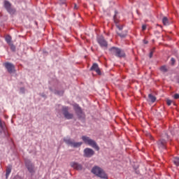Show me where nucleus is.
<instances>
[{"label": "nucleus", "instance_id": "6ab92c4d", "mask_svg": "<svg viewBox=\"0 0 179 179\" xmlns=\"http://www.w3.org/2000/svg\"><path fill=\"white\" fill-rule=\"evenodd\" d=\"M173 162L176 166H179V157H174Z\"/></svg>", "mask_w": 179, "mask_h": 179}, {"label": "nucleus", "instance_id": "f257e3e1", "mask_svg": "<svg viewBox=\"0 0 179 179\" xmlns=\"http://www.w3.org/2000/svg\"><path fill=\"white\" fill-rule=\"evenodd\" d=\"M92 174L101 179H108V175L101 167L98 166H94L92 169Z\"/></svg>", "mask_w": 179, "mask_h": 179}, {"label": "nucleus", "instance_id": "c756f323", "mask_svg": "<svg viewBox=\"0 0 179 179\" xmlns=\"http://www.w3.org/2000/svg\"><path fill=\"white\" fill-rule=\"evenodd\" d=\"M146 29H147V25L146 24H143V27H142L143 31H144V30H146Z\"/></svg>", "mask_w": 179, "mask_h": 179}, {"label": "nucleus", "instance_id": "f704fd0d", "mask_svg": "<svg viewBox=\"0 0 179 179\" xmlns=\"http://www.w3.org/2000/svg\"><path fill=\"white\" fill-rule=\"evenodd\" d=\"M144 44H148V41H144Z\"/></svg>", "mask_w": 179, "mask_h": 179}, {"label": "nucleus", "instance_id": "7ed1b4c3", "mask_svg": "<svg viewBox=\"0 0 179 179\" xmlns=\"http://www.w3.org/2000/svg\"><path fill=\"white\" fill-rule=\"evenodd\" d=\"M109 51L112 55H115V57H117V58H122L125 57L124 52L119 48L112 47L109 49Z\"/></svg>", "mask_w": 179, "mask_h": 179}, {"label": "nucleus", "instance_id": "473e14b6", "mask_svg": "<svg viewBox=\"0 0 179 179\" xmlns=\"http://www.w3.org/2000/svg\"><path fill=\"white\" fill-rule=\"evenodd\" d=\"M169 24H166V23H164V26H168Z\"/></svg>", "mask_w": 179, "mask_h": 179}, {"label": "nucleus", "instance_id": "39448f33", "mask_svg": "<svg viewBox=\"0 0 179 179\" xmlns=\"http://www.w3.org/2000/svg\"><path fill=\"white\" fill-rule=\"evenodd\" d=\"M64 142L74 148H80L83 145V142H74L69 138H64Z\"/></svg>", "mask_w": 179, "mask_h": 179}, {"label": "nucleus", "instance_id": "423d86ee", "mask_svg": "<svg viewBox=\"0 0 179 179\" xmlns=\"http://www.w3.org/2000/svg\"><path fill=\"white\" fill-rule=\"evenodd\" d=\"M96 41L102 48H104L105 50L108 48V43L103 36L98 37Z\"/></svg>", "mask_w": 179, "mask_h": 179}, {"label": "nucleus", "instance_id": "bb28decb", "mask_svg": "<svg viewBox=\"0 0 179 179\" xmlns=\"http://www.w3.org/2000/svg\"><path fill=\"white\" fill-rule=\"evenodd\" d=\"M171 64H172V65H174V64H175L176 60H175V59H174L173 57H171Z\"/></svg>", "mask_w": 179, "mask_h": 179}, {"label": "nucleus", "instance_id": "2f4dec72", "mask_svg": "<svg viewBox=\"0 0 179 179\" xmlns=\"http://www.w3.org/2000/svg\"><path fill=\"white\" fill-rule=\"evenodd\" d=\"M75 9H78V7H77V6H76V4H75Z\"/></svg>", "mask_w": 179, "mask_h": 179}, {"label": "nucleus", "instance_id": "e433bc0d", "mask_svg": "<svg viewBox=\"0 0 179 179\" xmlns=\"http://www.w3.org/2000/svg\"><path fill=\"white\" fill-rule=\"evenodd\" d=\"M178 83H179V80H178Z\"/></svg>", "mask_w": 179, "mask_h": 179}, {"label": "nucleus", "instance_id": "72a5a7b5", "mask_svg": "<svg viewBox=\"0 0 179 179\" xmlns=\"http://www.w3.org/2000/svg\"><path fill=\"white\" fill-rule=\"evenodd\" d=\"M157 26H159V27H162L161 25H159V24H157Z\"/></svg>", "mask_w": 179, "mask_h": 179}, {"label": "nucleus", "instance_id": "9d476101", "mask_svg": "<svg viewBox=\"0 0 179 179\" xmlns=\"http://www.w3.org/2000/svg\"><path fill=\"white\" fill-rule=\"evenodd\" d=\"M94 155V151L89 148L84 150V156L87 158H91Z\"/></svg>", "mask_w": 179, "mask_h": 179}, {"label": "nucleus", "instance_id": "aec40b11", "mask_svg": "<svg viewBox=\"0 0 179 179\" xmlns=\"http://www.w3.org/2000/svg\"><path fill=\"white\" fill-rule=\"evenodd\" d=\"M116 27H117L119 30H122L124 26L120 23H116Z\"/></svg>", "mask_w": 179, "mask_h": 179}, {"label": "nucleus", "instance_id": "20e7f679", "mask_svg": "<svg viewBox=\"0 0 179 179\" xmlns=\"http://www.w3.org/2000/svg\"><path fill=\"white\" fill-rule=\"evenodd\" d=\"M169 140V136L167 133L162 135V138L157 143L158 148L161 150L166 149V141Z\"/></svg>", "mask_w": 179, "mask_h": 179}, {"label": "nucleus", "instance_id": "dca6fc26", "mask_svg": "<svg viewBox=\"0 0 179 179\" xmlns=\"http://www.w3.org/2000/svg\"><path fill=\"white\" fill-rule=\"evenodd\" d=\"M11 171H12V166L10 165L8 167H7V169H6V179H8L9 175L11 173Z\"/></svg>", "mask_w": 179, "mask_h": 179}, {"label": "nucleus", "instance_id": "f3484780", "mask_svg": "<svg viewBox=\"0 0 179 179\" xmlns=\"http://www.w3.org/2000/svg\"><path fill=\"white\" fill-rule=\"evenodd\" d=\"M5 40L6 43H8V45L12 44V37L9 35H7L5 38Z\"/></svg>", "mask_w": 179, "mask_h": 179}, {"label": "nucleus", "instance_id": "c85d7f7f", "mask_svg": "<svg viewBox=\"0 0 179 179\" xmlns=\"http://www.w3.org/2000/svg\"><path fill=\"white\" fill-rule=\"evenodd\" d=\"M173 98L174 99H179V94H175Z\"/></svg>", "mask_w": 179, "mask_h": 179}, {"label": "nucleus", "instance_id": "7c9ffc66", "mask_svg": "<svg viewBox=\"0 0 179 179\" xmlns=\"http://www.w3.org/2000/svg\"><path fill=\"white\" fill-rule=\"evenodd\" d=\"M148 136H150V138H151V140L153 139V137L150 134H148Z\"/></svg>", "mask_w": 179, "mask_h": 179}, {"label": "nucleus", "instance_id": "9b49d317", "mask_svg": "<svg viewBox=\"0 0 179 179\" xmlns=\"http://www.w3.org/2000/svg\"><path fill=\"white\" fill-rule=\"evenodd\" d=\"M91 71H95L96 72V74L101 76V72L100 71V69L99 67V65L96 63H94V64H92V66L90 69Z\"/></svg>", "mask_w": 179, "mask_h": 179}, {"label": "nucleus", "instance_id": "4be33fe9", "mask_svg": "<svg viewBox=\"0 0 179 179\" xmlns=\"http://www.w3.org/2000/svg\"><path fill=\"white\" fill-rule=\"evenodd\" d=\"M9 45H10V50H11L12 51H13V52H15V50H16L15 46L13 43L9 44Z\"/></svg>", "mask_w": 179, "mask_h": 179}, {"label": "nucleus", "instance_id": "a878e982", "mask_svg": "<svg viewBox=\"0 0 179 179\" xmlns=\"http://www.w3.org/2000/svg\"><path fill=\"white\" fill-rule=\"evenodd\" d=\"M171 103H172L171 100H170V99L166 100V104H167L168 106H170L171 105Z\"/></svg>", "mask_w": 179, "mask_h": 179}, {"label": "nucleus", "instance_id": "f8f14e48", "mask_svg": "<svg viewBox=\"0 0 179 179\" xmlns=\"http://www.w3.org/2000/svg\"><path fill=\"white\" fill-rule=\"evenodd\" d=\"M26 166L30 173H33L34 172V166L31 162H27Z\"/></svg>", "mask_w": 179, "mask_h": 179}, {"label": "nucleus", "instance_id": "a211bd4d", "mask_svg": "<svg viewBox=\"0 0 179 179\" xmlns=\"http://www.w3.org/2000/svg\"><path fill=\"white\" fill-rule=\"evenodd\" d=\"M113 20H115V23H118L120 22L118 19V13L115 11V16H113Z\"/></svg>", "mask_w": 179, "mask_h": 179}, {"label": "nucleus", "instance_id": "0eeeda50", "mask_svg": "<svg viewBox=\"0 0 179 179\" xmlns=\"http://www.w3.org/2000/svg\"><path fill=\"white\" fill-rule=\"evenodd\" d=\"M11 6H12V4L9 1H4V7L6 9V10L8 12V13H10V15H15L16 10L15 8H13Z\"/></svg>", "mask_w": 179, "mask_h": 179}, {"label": "nucleus", "instance_id": "4468645a", "mask_svg": "<svg viewBox=\"0 0 179 179\" xmlns=\"http://www.w3.org/2000/svg\"><path fill=\"white\" fill-rule=\"evenodd\" d=\"M76 111L80 118L84 117V114L83 113L81 108L78 107Z\"/></svg>", "mask_w": 179, "mask_h": 179}, {"label": "nucleus", "instance_id": "b1692460", "mask_svg": "<svg viewBox=\"0 0 179 179\" xmlns=\"http://www.w3.org/2000/svg\"><path fill=\"white\" fill-rule=\"evenodd\" d=\"M0 128L1 129H4V122L1 121V120L0 119Z\"/></svg>", "mask_w": 179, "mask_h": 179}, {"label": "nucleus", "instance_id": "412c9836", "mask_svg": "<svg viewBox=\"0 0 179 179\" xmlns=\"http://www.w3.org/2000/svg\"><path fill=\"white\" fill-rule=\"evenodd\" d=\"M161 71L163 73H166L167 72L166 66H161Z\"/></svg>", "mask_w": 179, "mask_h": 179}, {"label": "nucleus", "instance_id": "1a4fd4ad", "mask_svg": "<svg viewBox=\"0 0 179 179\" xmlns=\"http://www.w3.org/2000/svg\"><path fill=\"white\" fill-rule=\"evenodd\" d=\"M4 66L6 67V69L8 70V72L9 73H13L15 72V66L10 63V62H6L4 63Z\"/></svg>", "mask_w": 179, "mask_h": 179}, {"label": "nucleus", "instance_id": "6e6552de", "mask_svg": "<svg viewBox=\"0 0 179 179\" xmlns=\"http://www.w3.org/2000/svg\"><path fill=\"white\" fill-rule=\"evenodd\" d=\"M63 115H64V117L67 120H72L73 118V113H71L69 112L68 107L63 108Z\"/></svg>", "mask_w": 179, "mask_h": 179}, {"label": "nucleus", "instance_id": "5701e85b", "mask_svg": "<svg viewBox=\"0 0 179 179\" xmlns=\"http://www.w3.org/2000/svg\"><path fill=\"white\" fill-rule=\"evenodd\" d=\"M169 22V20L166 17H164L162 18V23H168Z\"/></svg>", "mask_w": 179, "mask_h": 179}, {"label": "nucleus", "instance_id": "2eb2a0df", "mask_svg": "<svg viewBox=\"0 0 179 179\" xmlns=\"http://www.w3.org/2000/svg\"><path fill=\"white\" fill-rule=\"evenodd\" d=\"M148 100H150V101H151V103H154L156 101L157 98L152 94H148Z\"/></svg>", "mask_w": 179, "mask_h": 179}, {"label": "nucleus", "instance_id": "393cba45", "mask_svg": "<svg viewBox=\"0 0 179 179\" xmlns=\"http://www.w3.org/2000/svg\"><path fill=\"white\" fill-rule=\"evenodd\" d=\"M118 36H120V37H122V38H124V37H126L127 34H120V33H117Z\"/></svg>", "mask_w": 179, "mask_h": 179}, {"label": "nucleus", "instance_id": "f03ea898", "mask_svg": "<svg viewBox=\"0 0 179 179\" xmlns=\"http://www.w3.org/2000/svg\"><path fill=\"white\" fill-rule=\"evenodd\" d=\"M82 140L84 141V143L86 145H88L92 147V148L95 149V150L99 151L100 150V148L96 144V141H94L93 139L90 138V137H88L87 136H83Z\"/></svg>", "mask_w": 179, "mask_h": 179}, {"label": "nucleus", "instance_id": "ddd939ff", "mask_svg": "<svg viewBox=\"0 0 179 179\" xmlns=\"http://www.w3.org/2000/svg\"><path fill=\"white\" fill-rule=\"evenodd\" d=\"M71 166L72 168L78 171H81L83 169V166L80 164H78V162H73L71 163Z\"/></svg>", "mask_w": 179, "mask_h": 179}, {"label": "nucleus", "instance_id": "cd10ccee", "mask_svg": "<svg viewBox=\"0 0 179 179\" xmlns=\"http://www.w3.org/2000/svg\"><path fill=\"white\" fill-rule=\"evenodd\" d=\"M154 51H155V48L152 50L151 52H150V58H152L153 57Z\"/></svg>", "mask_w": 179, "mask_h": 179}, {"label": "nucleus", "instance_id": "c9c22d12", "mask_svg": "<svg viewBox=\"0 0 179 179\" xmlns=\"http://www.w3.org/2000/svg\"><path fill=\"white\" fill-rule=\"evenodd\" d=\"M20 90H21V92L24 91V88H21Z\"/></svg>", "mask_w": 179, "mask_h": 179}]
</instances>
